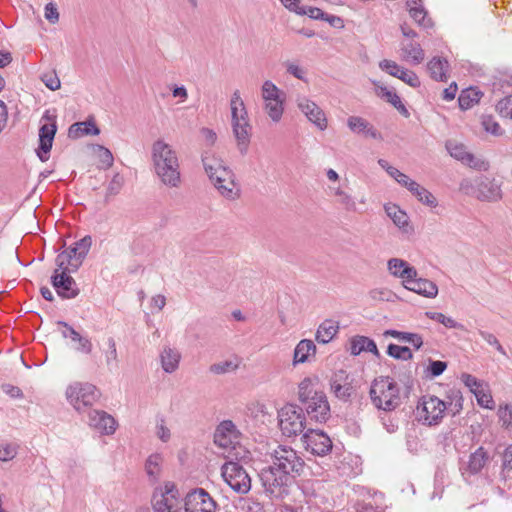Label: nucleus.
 Segmentation results:
<instances>
[{"label":"nucleus","instance_id":"nucleus-34","mask_svg":"<svg viewBox=\"0 0 512 512\" xmlns=\"http://www.w3.org/2000/svg\"><path fill=\"white\" fill-rule=\"evenodd\" d=\"M483 93L476 87H469L461 91L458 97V104L462 110L470 109L474 104L478 103Z\"/></svg>","mask_w":512,"mask_h":512},{"label":"nucleus","instance_id":"nucleus-42","mask_svg":"<svg viewBox=\"0 0 512 512\" xmlns=\"http://www.w3.org/2000/svg\"><path fill=\"white\" fill-rule=\"evenodd\" d=\"M124 185V178L116 173L108 184L105 201L108 202L111 196L117 195Z\"/></svg>","mask_w":512,"mask_h":512},{"label":"nucleus","instance_id":"nucleus-47","mask_svg":"<svg viewBox=\"0 0 512 512\" xmlns=\"http://www.w3.org/2000/svg\"><path fill=\"white\" fill-rule=\"evenodd\" d=\"M447 368V362L429 359V365L426 369L431 378H436L444 373Z\"/></svg>","mask_w":512,"mask_h":512},{"label":"nucleus","instance_id":"nucleus-29","mask_svg":"<svg viewBox=\"0 0 512 512\" xmlns=\"http://www.w3.org/2000/svg\"><path fill=\"white\" fill-rule=\"evenodd\" d=\"M339 323L332 319H325L318 327L315 339L320 344L329 343L338 333Z\"/></svg>","mask_w":512,"mask_h":512},{"label":"nucleus","instance_id":"nucleus-33","mask_svg":"<svg viewBox=\"0 0 512 512\" xmlns=\"http://www.w3.org/2000/svg\"><path fill=\"white\" fill-rule=\"evenodd\" d=\"M181 355L170 347H165L160 354V360L163 370L166 373H173L179 366Z\"/></svg>","mask_w":512,"mask_h":512},{"label":"nucleus","instance_id":"nucleus-10","mask_svg":"<svg viewBox=\"0 0 512 512\" xmlns=\"http://www.w3.org/2000/svg\"><path fill=\"white\" fill-rule=\"evenodd\" d=\"M446 409V401L433 395H425L418 401L416 418L425 425H437L442 420Z\"/></svg>","mask_w":512,"mask_h":512},{"label":"nucleus","instance_id":"nucleus-57","mask_svg":"<svg viewBox=\"0 0 512 512\" xmlns=\"http://www.w3.org/2000/svg\"><path fill=\"white\" fill-rule=\"evenodd\" d=\"M482 124H483L484 129L487 132H489L495 136L502 134L500 125L496 121H494V119L492 117L484 118Z\"/></svg>","mask_w":512,"mask_h":512},{"label":"nucleus","instance_id":"nucleus-20","mask_svg":"<svg viewBox=\"0 0 512 512\" xmlns=\"http://www.w3.org/2000/svg\"><path fill=\"white\" fill-rule=\"evenodd\" d=\"M241 433L231 420L221 421L214 432V443L222 448H228L237 442Z\"/></svg>","mask_w":512,"mask_h":512},{"label":"nucleus","instance_id":"nucleus-16","mask_svg":"<svg viewBox=\"0 0 512 512\" xmlns=\"http://www.w3.org/2000/svg\"><path fill=\"white\" fill-rule=\"evenodd\" d=\"M490 460L491 457L488 451L483 446H480L470 453L468 461L461 464L459 470L464 478L466 476H476L482 472Z\"/></svg>","mask_w":512,"mask_h":512},{"label":"nucleus","instance_id":"nucleus-55","mask_svg":"<svg viewBox=\"0 0 512 512\" xmlns=\"http://www.w3.org/2000/svg\"><path fill=\"white\" fill-rule=\"evenodd\" d=\"M474 395L477 399L478 404L487 409H493L494 408V400L490 394H487L482 390L475 392Z\"/></svg>","mask_w":512,"mask_h":512},{"label":"nucleus","instance_id":"nucleus-26","mask_svg":"<svg viewBox=\"0 0 512 512\" xmlns=\"http://www.w3.org/2000/svg\"><path fill=\"white\" fill-rule=\"evenodd\" d=\"M370 352L376 357H380V352L374 340L366 336L357 335L350 340V353L357 356L362 352Z\"/></svg>","mask_w":512,"mask_h":512},{"label":"nucleus","instance_id":"nucleus-62","mask_svg":"<svg viewBox=\"0 0 512 512\" xmlns=\"http://www.w3.org/2000/svg\"><path fill=\"white\" fill-rule=\"evenodd\" d=\"M156 429V433L159 439L163 442H168L171 437V433L169 428L165 425L164 419H161L160 422L157 423Z\"/></svg>","mask_w":512,"mask_h":512},{"label":"nucleus","instance_id":"nucleus-41","mask_svg":"<svg viewBox=\"0 0 512 512\" xmlns=\"http://www.w3.org/2000/svg\"><path fill=\"white\" fill-rule=\"evenodd\" d=\"M265 110L272 121H280L284 111L283 100L277 99L265 102Z\"/></svg>","mask_w":512,"mask_h":512},{"label":"nucleus","instance_id":"nucleus-14","mask_svg":"<svg viewBox=\"0 0 512 512\" xmlns=\"http://www.w3.org/2000/svg\"><path fill=\"white\" fill-rule=\"evenodd\" d=\"M216 501L203 488H195L185 497L186 512H215Z\"/></svg>","mask_w":512,"mask_h":512},{"label":"nucleus","instance_id":"nucleus-5","mask_svg":"<svg viewBox=\"0 0 512 512\" xmlns=\"http://www.w3.org/2000/svg\"><path fill=\"white\" fill-rule=\"evenodd\" d=\"M231 125L241 155H246L251 138L252 127L249 123L248 112L239 90H235L230 100Z\"/></svg>","mask_w":512,"mask_h":512},{"label":"nucleus","instance_id":"nucleus-23","mask_svg":"<svg viewBox=\"0 0 512 512\" xmlns=\"http://www.w3.org/2000/svg\"><path fill=\"white\" fill-rule=\"evenodd\" d=\"M403 286L407 290L427 298H435L438 294V287L433 281L425 278H418V275L407 278L403 282Z\"/></svg>","mask_w":512,"mask_h":512},{"label":"nucleus","instance_id":"nucleus-12","mask_svg":"<svg viewBox=\"0 0 512 512\" xmlns=\"http://www.w3.org/2000/svg\"><path fill=\"white\" fill-rule=\"evenodd\" d=\"M70 273H73L70 267H57L51 276V284L62 299H74L80 293L78 285Z\"/></svg>","mask_w":512,"mask_h":512},{"label":"nucleus","instance_id":"nucleus-37","mask_svg":"<svg viewBox=\"0 0 512 512\" xmlns=\"http://www.w3.org/2000/svg\"><path fill=\"white\" fill-rule=\"evenodd\" d=\"M386 214L391 218L393 223L399 227L404 228L408 224L407 214L395 204L385 205Z\"/></svg>","mask_w":512,"mask_h":512},{"label":"nucleus","instance_id":"nucleus-32","mask_svg":"<svg viewBox=\"0 0 512 512\" xmlns=\"http://www.w3.org/2000/svg\"><path fill=\"white\" fill-rule=\"evenodd\" d=\"M401 51L403 58L413 65L420 64L425 58L424 50L418 42L410 41L409 43L403 44Z\"/></svg>","mask_w":512,"mask_h":512},{"label":"nucleus","instance_id":"nucleus-21","mask_svg":"<svg viewBox=\"0 0 512 512\" xmlns=\"http://www.w3.org/2000/svg\"><path fill=\"white\" fill-rule=\"evenodd\" d=\"M56 132L57 124L54 123L44 124L39 128V145L36 153L41 162H46L49 159Z\"/></svg>","mask_w":512,"mask_h":512},{"label":"nucleus","instance_id":"nucleus-56","mask_svg":"<svg viewBox=\"0 0 512 512\" xmlns=\"http://www.w3.org/2000/svg\"><path fill=\"white\" fill-rule=\"evenodd\" d=\"M335 195L339 197V202L345 206L348 210H354L355 209V201L352 199V197L341 190L340 188H337L335 190Z\"/></svg>","mask_w":512,"mask_h":512},{"label":"nucleus","instance_id":"nucleus-18","mask_svg":"<svg viewBox=\"0 0 512 512\" xmlns=\"http://www.w3.org/2000/svg\"><path fill=\"white\" fill-rule=\"evenodd\" d=\"M477 198L481 201L496 202L502 198L500 184L493 178L480 176L475 180Z\"/></svg>","mask_w":512,"mask_h":512},{"label":"nucleus","instance_id":"nucleus-51","mask_svg":"<svg viewBox=\"0 0 512 512\" xmlns=\"http://www.w3.org/2000/svg\"><path fill=\"white\" fill-rule=\"evenodd\" d=\"M478 333L489 345L494 346L499 353L507 357L505 349L500 344L495 335L484 330H479Z\"/></svg>","mask_w":512,"mask_h":512},{"label":"nucleus","instance_id":"nucleus-4","mask_svg":"<svg viewBox=\"0 0 512 512\" xmlns=\"http://www.w3.org/2000/svg\"><path fill=\"white\" fill-rule=\"evenodd\" d=\"M298 399L302 411L305 410L310 420L325 423L330 417V405L323 391L315 389L313 380L304 378L298 386Z\"/></svg>","mask_w":512,"mask_h":512},{"label":"nucleus","instance_id":"nucleus-6","mask_svg":"<svg viewBox=\"0 0 512 512\" xmlns=\"http://www.w3.org/2000/svg\"><path fill=\"white\" fill-rule=\"evenodd\" d=\"M369 394L373 405L386 412L394 411L401 404L400 388L390 376L376 378Z\"/></svg>","mask_w":512,"mask_h":512},{"label":"nucleus","instance_id":"nucleus-11","mask_svg":"<svg viewBox=\"0 0 512 512\" xmlns=\"http://www.w3.org/2000/svg\"><path fill=\"white\" fill-rule=\"evenodd\" d=\"M221 474L230 488L239 494H247L251 489V478L238 462H226L221 468Z\"/></svg>","mask_w":512,"mask_h":512},{"label":"nucleus","instance_id":"nucleus-46","mask_svg":"<svg viewBox=\"0 0 512 512\" xmlns=\"http://www.w3.org/2000/svg\"><path fill=\"white\" fill-rule=\"evenodd\" d=\"M238 368V364L231 361V360H225L222 362H218L215 364H212L209 368L210 372L214 374H225L228 372L235 371Z\"/></svg>","mask_w":512,"mask_h":512},{"label":"nucleus","instance_id":"nucleus-31","mask_svg":"<svg viewBox=\"0 0 512 512\" xmlns=\"http://www.w3.org/2000/svg\"><path fill=\"white\" fill-rule=\"evenodd\" d=\"M316 345L310 339L301 340L294 349L293 363H305L311 356H315Z\"/></svg>","mask_w":512,"mask_h":512},{"label":"nucleus","instance_id":"nucleus-15","mask_svg":"<svg viewBox=\"0 0 512 512\" xmlns=\"http://www.w3.org/2000/svg\"><path fill=\"white\" fill-rule=\"evenodd\" d=\"M303 442L314 455L324 456L332 449V441L327 434L318 429H308L303 433Z\"/></svg>","mask_w":512,"mask_h":512},{"label":"nucleus","instance_id":"nucleus-59","mask_svg":"<svg viewBox=\"0 0 512 512\" xmlns=\"http://www.w3.org/2000/svg\"><path fill=\"white\" fill-rule=\"evenodd\" d=\"M82 133L84 135H99L100 129L96 125L95 121L93 119H87L86 121L82 122Z\"/></svg>","mask_w":512,"mask_h":512},{"label":"nucleus","instance_id":"nucleus-63","mask_svg":"<svg viewBox=\"0 0 512 512\" xmlns=\"http://www.w3.org/2000/svg\"><path fill=\"white\" fill-rule=\"evenodd\" d=\"M45 18L52 24L59 20L58 10L53 3H48L45 6Z\"/></svg>","mask_w":512,"mask_h":512},{"label":"nucleus","instance_id":"nucleus-24","mask_svg":"<svg viewBox=\"0 0 512 512\" xmlns=\"http://www.w3.org/2000/svg\"><path fill=\"white\" fill-rule=\"evenodd\" d=\"M400 185L409 190L421 203L429 207L437 206V200L433 194L418 184L416 181L410 179L407 175L402 180Z\"/></svg>","mask_w":512,"mask_h":512},{"label":"nucleus","instance_id":"nucleus-9","mask_svg":"<svg viewBox=\"0 0 512 512\" xmlns=\"http://www.w3.org/2000/svg\"><path fill=\"white\" fill-rule=\"evenodd\" d=\"M279 427L286 437H296L304 432L305 415L296 404L287 403L278 411Z\"/></svg>","mask_w":512,"mask_h":512},{"label":"nucleus","instance_id":"nucleus-25","mask_svg":"<svg viewBox=\"0 0 512 512\" xmlns=\"http://www.w3.org/2000/svg\"><path fill=\"white\" fill-rule=\"evenodd\" d=\"M57 324L64 327V330L61 332L64 338H69L71 341L78 343V346L75 347L77 351L86 354L91 353L92 343L88 338L81 336L72 326H70L65 321H58Z\"/></svg>","mask_w":512,"mask_h":512},{"label":"nucleus","instance_id":"nucleus-35","mask_svg":"<svg viewBox=\"0 0 512 512\" xmlns=\"http://www.w3.org/2000/svg\"><path fill=\"white\" fill-rule=\"evenodd\" d=\"M178 491L176 490L173 484L165 485V492L161 493L160 497L154 496L153 502V510L154 512H177L171 510V505L168 503V499L166 498V494H170L172 497H175Z\"/></svg>","mask_w":512,"mask_h":512},{"label":"nucleus","instance_id":"nucleus-19","mask_svg":"<svg viewBox=\"0 0 512 512\" xmlns=\"http://www.w3.org/2000/svg\"><path fill=\"white\" fill-rule=\"evenodd\" d=\"M379 67L384 72L400 79L413 88L420 87L421 85L420 79L415 72L400 66L395 61L384 59L380 61Z\"/></svg>","mask_w":512,"mask_h":512},{"label":"nucleus","instance_id":"nucleus-48","mask_svg":"<svg viewBox=\"0 0 512 512\" xmlns=\"http://www.w3.org/2000/svg\"><path fill=\"white\" fill-rule=\"evenodd\" d=\"M40 79L45 86L52 91L58 90L61 86L60 79L55 71L43 73Z\"/></svg>","mask_w":512,"mask_h":512},{"label":"nucleus","instance_id":"nucleus-58","mask_svg":"<svg viewBox=\"0 0 512 512\" xmlns=\"http://www.w3.org/2000/svg\"><path fill=\"white\" fill-rule=\"evenodd\" d=\"M108 344V351L106 353V363L107 365H111L112 362L117 361V349H116V342L112 337H109L107 340Z\"/></svg>","mask_w":512,"mask_h":512},{"label":"nucleus","instance_id":"nucleus-53","mask_svg":"<svg viewBox=\"0 0 512 512\" xmlns=\"http://www.w3.org/2000/svg\"><path fill=\"white\" fill-rule=\"evenodd\" d=\"M392 296V292L384 288H375L369 292V297L373 301H391Z\"/></svg>","mask_w":512,"mask_h":512},{"label":"nucleus","instance_id":"nucleus-38","mask_svg":"<svg viewBox=\"0 0 512 512\" xmlns=\"http://www.w3.org/2000/svg\"><path fill=\"white\" fill-rule=\"evenodd\" d=\"M386 353L396 360L408 361L413 358V353L408 346H400L394 343L387 346Z\"/></svg>","mask_w":512,"mask_h":512},{"label":"nucleus","instance_id":"nucleus-28","mask_svg":"<svg viewBox=\"0 0 512 512\" xmlns=\"http://www.w3.org/2000/svg\"><path fill=\"white\" fill-rule=\"evenodd\" d=\"M406 6L409 10L410 16L421 27L428 29L433 26L430 18H427V11L424 8L421 0H407Z\"/></svg>","mask_w":512,"mask_h":512},{"label":"nucleus","instance_id":"nucleus-8","mask_svg":"<svg viewBox=\"0 0 512 512\" xmlns=\"http://www.w3.org/2000/svg\"><path fill=\"white\" fill-rule=\"evenodd\" d=\"M91 245L92 237L90 235L84 236L57 255L55 259L56 266L58 268L70 267L72 272H76L88 255Z\"/></svg>","mask_w":512,"mask_h":512},{"label":"nucleus","instance_id":"nucleus-7","mask_svg":"<svg viewBox=\"0 0 512 512\" xmlns=\"http://www.w3.org/2000/svg\"><path fill=\"white\" fill-rule=\"evenodd\" d=\"M100 396L99 389L90 383H74L66 390L68 402L82 414L91 410L92 405L99 400Z\"/></svg>","mask_w":512,"mask_h":512},{"label":"nucleus","instance_id":"nucleus-50","mask_svg":"<svg viewBox=\"0 0 512 512\" xmlns=\"http://www.w3.org/2000/svg\"><path fill=\"white\" fill-rule=\"evenodd\" d=\"M17 455V446L9 443L0 445V461L7 462Z\"/></svg>","mask_w":512,"mask_h":512},{"label":"nucleus","instance_id":"nucleus-1","mask_svg":"<svg viewBox=\"0 0 512 512\" xmlns=\"http://www.w3.org/2000/svg\"><path fill=\"white\" fill-rule=\"evenodd\" d=\"M271 460V464L260 471L259 478L266 493L283 498L288 494L292 479L303 472L305 462L294 449L284 445L271 453Z\"/></svg>","mask_w":512,"mask_h":512},{"label":"nucleus","instance_id":"nucleus-54","mask_svg":"<svg viewBox=\"0 0 512 512\" xmlns=\"http://www.w3.org/2000/svg\"><path fill=\"white\" fill-rule=\"evenodd\" d=\"M461 380L470 389V391L473 394H474V391L478 392V391L482 390L481 389V386H482L481 382L476 377H474L471 374L463 373L461 375Z\"/></svg>","mask_w":512,"mask_h":512},{"label":"nucleus","instance_id":"nucleus-17","mask_svg":"<svg viewBox=\"0 0 512 512\" xmlns=\"http://www.w3.org/2000/svg\"><path fill=\"white\" fill-rule=\"evenodd\" d=\"M87 423L90 427L97 430L100 434L110 435L116 430V420L103 410H88Z\"/></svg>","mask_w":512,"mask_h":512},{"label":"nucleus","instance_id":"nucleus-52","mask_svg":"<svg viewBox=\"0 0 512 512\" xmlns=\"http://www.w3.org/2000/svg\"><path fill=\"white\" fill-rule=\"evenodd\" d=\"M324 11H322L320 8H317V7H312V6H307V7H303L301 6L300 10L297 11V14L298 15H307L310 19H313V20H322L323 19V15H324Z\"/></svg>","mask_w":512,"mask_h":512},{"label":"nucleus","instance_id":"nucleus-43","mask_svg":"<svg viewBox=\"0 0 512 512\" xmlns=\"http://www.w3.org/2000/svg\"><path fill=\"white\" fill-rule=\"evenodd\" d=\"M262 96L265 102L280 99V90L270 80H267L262 85Z\"/></svg>","mask_w":512,"mask_h":512},{"label":"nucleus","instance_id":"nucleus-49","mask_svg":"<svg viewBox=\"0 0 512 512\" xmlns=\"http://www.w3.org/2000/svg\"><path fill=\"white\" fill-rule=\"evenodd\" d=\"M496 109L501 116L512 119V95L501 99L497 103Z\"/></svg>","mask_w":512,"mask_h":512},{"label":"nucleus","instance_id":"nucleus-44","mask_svg":"<svg viewBox=\"0 0 512 512\" xmlns=\"http://www.w3.org/2000/svg\"><path fill=\"white\" fill-rule=\"evenodd\" d=\"M369 122L360 116H350L347 119L348 128L356 134H364Z\"/></svg>","mask_w":512,"mask_h":512},{"label":"nucleus","instance_id":"nucleus-27","mask_svg":"<svg viewBox=\"0 0 512 512\" xmlns=\"http://www.w3.org/2000/svg\"><path fill=\"white\" fill-rule=\"evenodd\" d=\"M388 271L395 277L401 278L402 283L412 276H417L418 272L415 267L409 265L408 262L398 258H392L388 261Z\"/></svg>","mask_w":512,"mask_h":512},{"label":"nucleus","instance_id":"nucleus-60","mask_svg":"<svg viewBox=\"0 0 512 512\" xmlns=\"http://www.w3.org/2000/svg\"><path fill=\"white\" fill-rule=\"evenodd\" d=\"M355 512H384V510L373 506L370 502L357 501L353 506Z\"/></svg>","mask_w":512,"mask_h":512},{"label":"nucleus","instance_id":"nucleus-40","mask_svg":"<svg viewBox=\"0 0 512 512\" xmlns=\"http://www.w3.org/2000/svg\"><path fill=\"white\" fill-rule=\"evenodd\" d=\"M447 409L452 416H456L463 409V396L459 390H453L448 395Z\"/></svg>","mask_w":512,"mask_h":512},{"label":"nucleus","instance_id":"nucleus-30","mask_svg":"<svg viewBox=\"0 0 512 512\" xmlns=\"http://www.w3.org/2000/svg\"><path fill=\"white\" fill-rule=\"evenodd\" d=\"M449 63L445 58L433 57L427 64L430 77L435 81L446 82Z\"/></svg>","mask_w":512,"mask_h":512},{"label":"nucleus","instance_id":"nucleus-13","mask_svg":"<svg viewBox=\"0 0 512 512\" xmlns=\"http://www.w3.org/2000/svg\"><path fill=\"white\" fill-rule=\"evenodd\" d=\"M353 382L354 378L346 370L340 369L330 378V390L337 399L348 402L356 392Z\"/></svg>","mask_w":512,"mask_h":512},{"label":"nucleus","instance_id":"nucleus-3","mask_svg":"<svg viewBox=\"0 0 512 512\" xmlns=\"http://www.w3.org/2000/svg\"><path fill=\"white\" fill-rule=\"evenodd\" d=\"M152 161L156 175L169 187H178L181 183L179 160L176 151L159 139L152 145Z\"/></svg>","mask_w":512,"mask_h":512},{"label":"nucleus","instance_id":"nucleus-61","mask_svg":"<svg viewBox=\"0 0 512 512\" xmlns=\"http://www.w3.org/2000/svg\"><path fill=\"white\" fill-rule=\"evenodd\" d=\"M98 150H99V156H100L101 162L106 167H111L114 162V158H113L111 151L108 148L101 146V145L98 146Z\"/></svg>","mask_w":512,"mask_h":512},{"label":"nucleus","instance_id":"nucleus-2","mask_svg":"<svg viewBox=\"0 0 512 512\" xmlns=\"http://www.w3.org/2000/svg\"><path fill=\"white\" fill-rule=\"evenodd\" d=\"M202 163L209 179L218 192L227 200H236L241 195L234 172L223 164V160L208 152L202 155Z\"/></svg>","mask_w":512,"mask_h":512},{"label":"nucleus","instance_id":"nucleus-36","mask_svg":"<svg viewBox=\"0 0 512 512\" xmlns=\"http://www.w3.org/2000/svg\"><path fill=\"white\" fill-rule=\"evenodd\" d=\"M163 457L159 453L151 454L145 463V470L152 481H157L161 472Z\"/></svg>","mask_w":512,"mask_h":512},{"label":"nucleus","instance_id":"nucleus-39","mask_svg":"<svg viewBox=\"0 0 512 512\" xmlns=\"http://www.w3.org/2000/svg\"><path fill=\"white\" fill-rule=\"evenodd\" d=\"M446 148L451 157L461 161L462 163H464L466 160L472 159V154L466 151V148L463 144L448 141L446 143Z\"/></svg>","mask_w":512,"mask_h":512},{"label":"nucleus","instance_id":"nucleus-45","mask_svg":"<svg viewBox=\"0 0 512 512\" xmlns=\"http://www.w3.org/2000/svg\"><path fill=\"white\" fill-rule=\"evenodd\" d=\"M498 417L502 426L506 429L512 428V406L511 404L500 405L498 408Z\"/></svg>","mask_w":512,"mask_h":512},{"label":"nucleus","instance_id":"nucleus-64","mask_svg":"<svg viewBox=\"0 0 512 512\" xmlns=\"http://www.w3.org/2000/svg\"><path fill=\"white\" fill-rule=\"evenodd\" d=\"M502 469L512 471V445L506 447L503 452Z\"/></svg>","mask_w":512,"mask_h":512},{"label":"nucleus","instance_id":"nucleus-22","mask_svg":"<svg viewBox=\"0 0 512 512\" xmlns=\"http://www.w3.org/2000/svg\"><path fill=\"white\" fill-rule=\"evenodd\" d=\"M298 108L306 115L310 122L320 130L327 128V119L323 110L313 101L303 97L298 100Z\"/></svg>","mask_w":512,"mask_h":512}]
</instances>
